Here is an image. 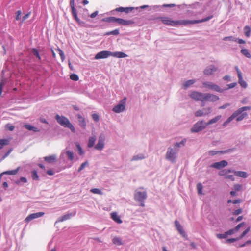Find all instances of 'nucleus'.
<instances>
[{"instance_id":"nucleus-16","label":"nucleus","mask_w":251,"mask_h":251,"mask_svg":"<svg viewBox=\"0 0 251 251\" xmlns=\"http://www.w3.org/2000/svg\"><path fill=\"white\" fill-rule=\"evenodd\" d=\"M217 70V68L214 65H211L204 69L203 73L206 75H212Z\"/></svg>"},{"instance_id":"nucleus-22","label":"nucleus","mask_w":251,"mask_h":251,"mask_svg":"<svg viewBox=\"0 0 251 251\" xmlns=\"http://www.w3.org/2000/svg\"><path fill=\"white\" fill-rule=\"evenodd\" d=\"M111 56L117 58H125L127 56V55L122 52H112Z\"/></svg>"},{"instance_id":"nucleus-2","label":"nucleus","mask_w":251,"mask_h":251,"mask_svg":"<svg viewBox=\"0 0 251 251\" xmlns=\"http://www.w3.org/2000/svg\"><path fill=\"white\" fill-rule=\"evenodd\" d=\"M189 97L195 101H201L202 102L206 101H216L219 100L218 96L209 94L202 93L197 91H192Z\"/></svg>"},{"instance_id":"nucleus-10","label":"nucleus","mask_w":251,"mask_h":251,"mask_svg":"<svg viewBox=\"0 0 251 251\" xmlns=\"http://www.w3.org/2000/svg\"><path fill=\"white\" fill-rule=\"evenodd\" d=\"M104 141H105V136L103 134H101L99 137L98 140V142L95 146L94 148L96 150H102L104 147Z\"/></svg>"},{"instance_id":"nucleus-20","label":"nucleus","mask_w":251,"mask_h":251,"mask_svg":"<svg viewBox=\"0 0 251 251\" xmlns=\"http://www.w3.org/2000/svg\"><path fill=\"white\" fill-rule=\"evenodd\" d=\"M111 218L112 219L113 221L115 222L121 224L122 223V221L120 219V216L117 214L116 212H112L110 214Z\"/></svg>"},{"instance_id":"nucleus-40","label":"nucleus","mask_w":251,"mask_h":251,"mask_svg":"<svg viewBox=\"0 0 251 251\" xmlns=\"http://www.w3.org/2000/svg\"><path fill=\"white\" fill-rule=\"evenodd\" d=\"M197 188L198 190V193L199 194H202V189H203V186L201 183H199L197 185Z\"/></svg>"},{"instance_id":"nucleus-64","label":"nucleus","mask_w":251,"mask_h":251,"mask_svg":"<svg viewBox=\"0 0 251 251\" xmlns=\"http://www.w3.org/2000/svg\"><path fill=\"white\" fill-rule=\"evenodd\" d=\"M98 11H96L92 13L90 15V17L92 18H95L98 15Z\"/></svg>"},{"instance_id":"nucleus-1","label":"nucleus","mask_w":251,"mask_h":251,"mask_svg":"<svg viewBox=\"0 0 251 251\" xmlns=\"http://www.w3.org/2000/svg\"><path fill=\"white\" fill-rule=\"evenodd\" d=\"M213 15H210L206 18L202 19L201 20H177L174 21L172 20L170 18L168 17H160L159 18L161 22L165 25H171V26H176L177 25H187L188 24H195L201 23H203L207 21L210 20L213 18Z\"/></svg>"},{"instance_id":"nucleus-21","label":"nucleus","mask_w":251,"mask_h":251,"mask_svg":"<svg viewBox=\"0 0 251 251\" xmlns=\"http://www.w3.org/2000/svg\"><path fill=\"white\" fill-rule=\"evenodd\" d=\"M78 119L80 126L83 129H85L86 128V124L84 118L81 115H78Z\"/></svg>"},{"instance_id":"nucleus-31","label":"nucleus","mask_w":251,"mask_h":251,"mask_svg":"<svg viewBox=\"0 0 251 251\" xmlns=\"http://www.w3.org/2000/svg\"><path fill=\"white\" fill-rule=\"evenodd\" d=\"M113 243L116 245L120 246L123 245V242L121 239L118 237H115L112 239Z\"/></svg>"},{"instance_id":"nucleus-5","label":"nucleus","mask_w":251,"mask_h":251,"mask_svg":"<svg viewBox=\"0 0 251 251\" xmlns=\"http://www.w3.org/2000/svg\"><path fill=\"white\" fill-rule=\"evenodd\" d=\"M207 126L206 123H204L202 120L198 121L194 124L193 127L191 129V131L193 133H196L202 130Z\"/></svg>"},{"instance_id":"nucleus-3","label":"nucleus","mask_w":251,"mask_h":251,"mask_svg":"<svg viewBox=\"0 0 251 251\" xmlns=\"http://www.w3.org/2000/svg\"><path fill=\"white\" fill-rule=\"evenodd\" d=\"M251 109V106H244L242 107L236 111H235L232 115L230 116L223 124V126H225L227 125L229 123H230L232 120H233L234 118H236L237 116H238L240 113L242 112L249 110Z\"/></svg>"},{"instance_id":"nucleus-52","label":"nucleus","mask_w":251,"mask_h":251,"mask_svg":"<svg viewBox=\"0 0 251 251\" xmlns=\"http://www.w3.org/2000/svg\"><path fill=\"white\" fill-rule=\"evenodd\" d=\"M55 119L57 121V122L61 125H63V117L59 116L58 114H57L55 116Z\"/></svg>"},{"instance_id":"nucleus-41","label":"nucleus","mask_w":251,"mask_h":251,"mask_svg":"<svg viewBox=\"0 0 251 251\" xmlns=\"http://www.w3.org/2000/svg\"><path fill=\"white\" fill-rule=\"evenodd\" d=\"M75 146H76V148H77V150H78V153H79V154L80 155H83V151L82 149V148L81 147V146H80V145L79 143H78V142H76V143H75Z\"/></svg>"},{"instance_id":"nucleus-47","label":"nucleus","mask_w":251,"mask_h":251,"mask_svg":"<svg viewBox=\"0 0 251 251\" xmlns=\"http://www.w3.org/2000/svg\"><path fill=\"white\" fill-rule=\"evenodd\" d=\"M14 128V126L10 124H7L5 125V128L9 131H13Z\"/></svg>"},{"instance_id":"nucleus-27","label":"nucleus","mask_w":251,"mask_h":251,"mask_svg":"<svg viewBox=\"0 0 251 251\" xmlns=\"http://www.w3.org/2000/svg\"><path fill=\"white\" fill-rule=\"evenodd\" d=\"M96 140V137L95 136H92L89 137L88 143L87 144V146L88 148H92L94 146L95 141Z\"/></svg>"},{"instance_id":"nucleus-36","label":"nucleus","mask_w":251,"mask_h":251,"mask_svg":"<svg viewBox=\"0 0 251 251\" xmlns=\"http://www.w3.org/2000/svg\"><path fill=\"white\" fill-rule=\"evenodd\" d=\"M244 34L247 37H249L250 36L251 29L249 26H246L244 29Z\"/></svg>"},{"instance_id":"nucleus-28","label":"nucleus","mask_w":251,"mask_h":251,"mask_svg":"<svg viewBox=\"0 0 251 251\" xmlns=\"http://www.w3.org/2000/svg\"><path fill=\"white\" fill-rule=\"evenodd\" d=\"M221 118V115H218L216 116L215 117L212 118L210 120H209L208 122L206 123L207 126L213 124L214 123H216L217 121H218Z\"/></svg>"},{"instance_id":"nucleus-45","label":"nucleus","mask_w":251,"mask_h":251,"mask_svg":"<svg viewBox=\"0 0 251 251\" xmlns=\"http://www.w3.org/2000/svg\"><path fill=\"white\" fill-rule=\"evenodd\" d=\"M245 225V223L244 222H242L241 223H240L239 224H238L235 228H234V231L236 232H237L240 228L242 227H243V226H244V225Z\"/></svg>"},{"instance_id":"nucleus-35","label":"nucleus","mask_w":251,"mask_h":251,"mask_svg":"<svg viewBox=\"0 0 251 251\" xmlns=\"http://www.w3.org/2000/svg\"><path fill=\"white\" fill-rule=\"evenodd\" d=\"M232 171L231 170H223L220 171L218 174L219 176H226L228 173L232 172Z\"/></svg>"},{"instance_id":"nucleus-61","label":"nucleus","mask_w":251,"mask_h":251,"mask_svg":"<svg viewBox=\"0 0 251 251\" xmlns=\"http://www.w3.org/2000/svg\"><path fill=\"white\" fill-rule=\"evenodd\" d=\"M30 13L29 12L28 13H27L24 16H23V19H22V22H23L26 19H27L29 16H30Z\"/></svg>"},{"instance_id":"nucleus-7","label":"nucleus","mask_w":251,"mask_h":251,"mask_svg":"<svg viewBox=\"0 0 251 251\" xmlns=\"http://www.w3.org/2000/svg\"><path fill=\"white\" fill-rule=\"evenodd\" d=\"M147 197L146 191L140 192L136 191L134 193V199L136 201H145Z\"/></svg>"},{"instance_id":"nucleus-33","label":"nucleus","mask_w":251,"mask_h":251,"mask_svg":"<svg viewBox=\"0 0 251 251\" xmlns=\"http://www.w3.org/2000/svg\"><path fill=\"white\" fill-rule=\"evenodd\" d=\"M241 53L248 58H251V55L246 49H242L241 50Z\"/></svg>"},{"instance_id":"nucleus-12","label":"nucleus","mask_w":251,"mask_h":251,"mask_svg":"<svg viewBox=\"0 0 251 251\" xmlns=\"http://www.w3.org/2000/svg\"><path fill=\"white\" fill-rule=\"evenodd\" d=\"M250 230V227H248L245 230L243 231V232L241 234V235L237 238H230L228 239L226 241V243H233L235 241H238L242 239Z\"/></svg>"},{"instance_id":"nucleus-11","label":"nucleus","mask_w":251,"mask_h":251,"mask_svg":"<svg viewBox=\"0 0 251 251\" xmlns=\"http://www.w3.org/2000/svg\"><path fill=\"white\" fill-rule=\"evenodd\" d=\"M112 52L107 51V50H103L98 52L95 57V59H104L110 56H111Z\"/></svg>"},{"instance_id":"nucleus-30","label":"nucleus","mask_w":251,"mask_h":251,"mask_svg":"<svg viewBox=\"0 0 251 251\" xmlns=\"http://www.w3.org/2000/svg\"><path fill=\"white\" fill-rule=\"evenodd\" d=\"M9 144V140L6 139H0V150L3 148L5 146Z\"/></svg>"},{"instance_id":"nucleus-56","label":"nucleus","mask_w":251,"mask_h":251,"mask_svg":"<svg viewBox=\"0 0 251 251\" xmlns=\"http://www.w3.org/2000/svg\"><path fill=\"white\" fill-rule=\"evenodd\" d=\"M225 178L226 179H230L232 181L234 180V177L232 175H226L225 176Z\"/></svg>"},{"instance_id":"nucleus-26","label":"nucleus","mask_w":251,"mask_h":251,"mask_svg":"<svg viewBox=\"0 0 251 251\" xmlns=\"http://www.w3.org/2000/svg\"><path fill=\"white\" fill-rule=\"evenodd\" d=\"M235 175L238 177H241L243 178H246L248 176L247 174L245 172L243 171H233Z\"/></svg>"},{"instance_id":"nucleus-6","label":"nucleus","mask_w":251,"mask_h":251,"mask_svg":"<svg viewBox=\"0 0 251 251\" xmlns=\"http://www.w3.org/2000/svg\"><path fill=\"white\" fill-rule=\"evenodd\" d=\"M126 100V98L122 100L118 104L113 107V111L115 113H120L123 111L125 109Z\"/></svg>"},{"instance_id":"nucleus-23","label":"nucleus","mask_w":251,"mask_h":251,"mask_svg":"<svg viewBox=\"0 0 251 251\" xmlns=\"http://www.w3.org/2000/svg\"><path fill=\"white\" fill-rule=\"evenodd\" d=\"M133 8L132 7H126V8H124V7H119V8H117L116 9V10L118 12H125L126 13H129V12H131L132 11V10H133Z\"/></svg>"},{"instance_id":"nucleus-48","label":"nucleus","mask_w":251,"mask_h":251,"mask_svg":"<svg viewBox=\"0 0 251 251\" xmlns=\"http://www.w3.org/2000/svg\"><path fill=\"white\" fill-rule=\"evenodd\" d=\"M227 236L226 232H225L224 234H217L216 235L217 237L219 239H225Z\"/></svg>"},{"instance_id":"nucleus-24","label":"nucleus","mask_w":251,"mask_h":251,"mask_svg":"<svg viewBox=\"0 0 251 251\" xmlns=\"http://www.w3.org/2000/svg\"><path fill=\"white\" fill-rule=\"evenodd\" d=\"M56 157L54 155H50L44 157V160L48 163H53L56 161Z\"/></svg>"},{"instance_id":"nucleus-57","label":"nucleus","mask_w":251,"mask_h":251,"mask_svg":"<svg viewBox=\"0 0 251 251\" xmlns=\"http://www.w3.org/2000/svg\"><path fill=\"white\" fill-rule=\"evenodd\" d=\"M87 162H85L83 163L79 167L78 171L80 172L81 170H82L84 168V167L87 165Z\"/></svg>"},{"instance_id":"nucleus-62","label":"nucleus","mask_w":251,"mask_h":251,"mask_svg":"<svg viewBox=\"0 0 251 251\" xmlns=\"http://www.w3.org/2000/svg\"><path fill=\"white\" fill-rule=\"evenodd\" d=\"M175 224L176 227L177 229L178 228H180L181 226L180 224V223H179V222L177 220L175 221Z\"/></svg>"},{"instance_id":"nucleus-29","label":"nucleus","mask_w":251,"mask_h":251,"mask_svg":"<svg viewBox=\"0 0 251 251\" xmlns=\"http://www.w3.org/2000/svg\"><path fill=\"white\" fill-rule=\"evenodd\" d=\"M195 82V80L194 79L187 80L183 83V87L184 89H186L188 87H190L191 85H193Z\"/></svg>"},{"instance_id":"nucleus-4","label":"nucleus","mask_w":251,"mask_h":251,"mask_svg":"<svg viewBox=\"0 0 251 251\" xmlns=\"http://www.w3.org/2000/svg\"><path fill=\"white\" fill-rule=\"evenodd\" d=\"M103 21L108 22H116L118 23L119 25H132L134 23V22L132 20H125L123 19L117 18L114 17L107 18L104 19Z\"/></svg>"},{"instance_id":"nucleus-53","label":"nucleus","mask_w":251,"mask_h":251,"mask_svg":"<svg viewBox=\"0 0 251 251\" xmlns=\"http://www.w3.org/2000/svg\"><path fill=\"white\" fill-rule=\"evenodd\" d=\"M242 186L239 184H236L234 185V189L235 191H239L242 189Z\"/></svg>"},{"instance_id":"nucleus-43","label":"nucleus","mask_w":251,"mask_h":251,"mask_svg":"<svg viewBox=\"0 0 251 251\" xmlns=\"http://www.w3.org/2000/svg\"><path fill=\"white\" fill-rule=\"evenodd\" d=\"M186 139H184L182 140L180 142L176 143L174 145V146L175 147L179 148V147H180L181 146H184L185 144L186 143Z\"/></svg>"},{"instance_id":"nucleus-63","label":"nucleus","mask_w":251,"mask_h":251,"mask_svg":"<svg viewBox=\"0 0 251 251\" xmlns=\"http://www.w3.org/2000/svg\"><path fill=\"white\" fill-rule=\"evenodd\" d=\"M73 216L72 214H66L64 215V220H67Z\"/></svg>"},{"instance_id":"nucleus-42","label":"nucleus","mask_w":251,"mask_h":251,"mask_svg":"<svg viewBox=\"0 0 251 251\" xmlns=\"http://www.w3.org/2000/svg\"><path fill=\"white\" fill-rule=\"evenodd\" d=\"M90 192L93 194H97L99 195H102V192L98 188H93L90 190Z\"/></svg>"},{"instance_id":"nucleus-32","label":"nucleus","mask_w":251,"mask_h":251,"mask_svg":"<svg viewBox=\"0 0 251 251\" xmlns=\"http://www.w3.org/2000/svg\"><path fill=\"white\" fill-rule=\"evenodd\" d=\"M244 112V111L242 112L238 116L236 117L237 121H242L244 118H245L248 115V114L246 112Z\"/></svg>"},{"instance_id":"nucleus-9","label":"nucleus","mask_w":251,"mask_h":251,"mask_svg":"<svg viewBox=\"0 0 251 251\" xmlns=\"http://www.w3.org/2000/svg\"><path fill=\"white\" fill-rule=\"evenodd\" d=\"M45 213L43 212H39L35 213H32L29 214L28 216L25 218V222L26 223H28L29 222L32 221V220L36 218H38L44 215Z\"/></svg>"},{"instance_id":"nucleus-19","label":"nucleus","mask_w":251,"mask_h":251,"mask_svg":"<svg viewBox=\"0 0 251 251\" xmlns=\"http://www.w3.org/2000/svg\"><path fill=\"white\" fill-rule=\"evenodd\" d=\"M70 5H71V9H72V14H73L74 18L75 19V20L77 22H79V19H78V18L77 17V12H76V9L75 8V6H74V0H71Z\"/></svg>"},{"instance_id":"nucleus-44","label":"nucleus","mask_w":251,"mask_h":251,"mask_svg":"<svg viewBox=\"0 0 251 251\" xmlns=\"http://www.w3.org/2000/svg\"><path fill=\"white\" fill-rule=\"evenodd\" d=\"M32 177L33 180H37L39 179V176L36 170H34L32 172Z\"/></svg>"},{"instance_id":"nucleus-17","label":"nucleus","mask_w":251,"mask_h":251,"mask_svg":"<svg viewBox=\"0 0 251 251\" xmlns=\"http://www.w3.org/2000/svg\"><path fill=\"white\" fill-rule=\"evenodd\" d=\"M206 112H203L202 110H198L195 113L196 117H201L204 115H208L211 112V108L207 107L205 108Z\"/></svg>"},{"instance_id":"nucleus-54","label":"nucleus","mask_w":251,"mask_h":251,"mask_svg":"<svg viewBox=\"0 0 251 251\" xmlns=\"http://www.w3.org/2000/svg\"><path fill=\"white\" fill-rule=\"evenodd\" d=\"M227 40H229L230 41H237V39H235L233 36H227V37H225L223 38L224 41H226Z\"/></svg>"},{"instance_id":"nucleus-39","label":"nucleus","mask_w":251,"mask_h":251,"mask_svg":"<svg viewBox=\"0 0 251 251\" xmlns=\"http://www.w3.org/2000/svg\"><path fill=\"white\" fill-rule=\"evenodd\" d=\"M32 52L34 56H35L39 60H41V57L39 53L38 50L36 49L33 48L32 49Z\"/></svg>"},{"instance_id":"nucleus-37","label":"nucleus","mask_w":251,"mask_h":251,"mask_svg":"<svg viewBox=\"0 0 251 251\" xmlns=\"http://www.w3.org/2000/svg\"><path fill=\"white\" fill-rule=\"evenodd\" d=\"M66 154L67 155L68 159L71 161H73L74 158L73 152L71 151H68L66 152Z\"/></svg>"},{"instance_id":"nucleus-58","label":"nucleus","mask_w":251,"mask_h":251,"mask_svg":"<svg viewBox=\"0 0 251 251\" xmlns=\"http://www.w3.org/2000/svg\"><path fill=\"white\" fill-rule=\"evenodd\" d=\"M236 233V232L234 231L233 228L230 229L229 230H228L227 231H226V234H227V235H230L235 234Z\"/></svg>"},{"instance_id":"nucleus-46","label":"nucleus","mask_w":251,"mask_h":251,"mask_svg":"<svg viewBox=\"0 0 251 251\" xmlns=\"http://www.w3.org/2000/svg\"><path fill=\"white\" fill-rule=\"evenodd\" d=\"M70 78L74 81H77L79 79V77L77 75L73 74L70 75Z\"/></svg>"},{"instance_id":"nucleus-60","label":"nucleus","mask_w":251,"mask_h":251,"mask_svg":"<svg viewBox=\"0 0 251 251\" xmlns=\"http://www.w3.org/2000/svg\"><path fill=\"white\" fill-rule=\"evenodd\" d=\"M242 212V210L241 209H237L236 210H235L233 214V215H239L240 214H241Z\"/></svg>"},{"instance_id":"nucleus-55","label":"nucleus","mask_w":251,"mask_h":251,"mask_svg":"<svg viewBox=\"0 0 251 251\" xmlns=\"http://www.w3.org/2000/svg\"><path fill=\"white\" fill-rule=\"evenodd\" d=\"M92 117L93 119L94 120V121H95L96 122H98L100 120L99 116L96 113L93 114L92 115Z\"/></svg>"},{"instance_id":"nucleus-34","label":"nucleus","mask_w":251,"mask_h":251,"mask_svg":"<svg viewBox=\"0 0 251 251\" xmlns=\"http://www.w3.org/2000/svg\"><path fill=\"white\" fill-rule=\"evenodd\" d=\"M145 158V156L143 154H140L139 155L134 156L132 157L131 160L132 161H137V160L143 159Z\"/></svg>"},{"instance_id":"nucleus-38","label":"nucleus","mask_w":251,"mask_h":251,"mask_svg":"<svg viewBox=\"0 0 251 251\" xmlns=\"http://www.w3.org/2000/svg\"><path fill=\"white\" fill-rule=\"evenodd\" d=\"M119 34V30L118 29H115L113 31L108 32L105 34V35H117Z\"/></svg>"},{"instance_id":"nucleus-8","label":"nucleus","mask_w":251,"mask_h":251,"mask_svg":"<svg viewBox=\"0 0 251 251\" xmlns=\"http://www.w3.org/2000/svg\"><path fill=\"white\" fill-rule=\"evenodd\" d=\"M176 152L171 148H169L166 154V158L173 162L176 161Z\"/></svg>"},{"instance_id":"nucleus-25","label":"nucleus","mask_w":251,"mask_h":251,"mask_svg":"<svg viewBox=\"0 0 251 251\" xmlns=\"http://www.w3.org/2000/svg\"><path fill=\"white\" fill-rule=\"evenodd\" d=\"M24 126L28 130L31 131L32 130L34 132H39V129H38V128L33 126L30 125L29 124H25Z\"/></svg>"},{"instance_id":"nucleus-14","label":"nucleus","mask_w":251,"mask_h":251,"mask_svg":"<svg viewBox=\"0 0 251 251\" xmlns=\"http://www.w3.org/2000/svg\"><path fill=\"white\" fill-rule=\"evenodd\" d=\"M228 164V163L226 160H222L220 162H215L210 165V167L218 169H221L226 166Z\"/></svg>"},{"instance_id":"nucleus-13","label":"nucleus","mask_w":251,"mask_h":251,"mask_svg":"<svg viewBox=\"0 0 251 251\" xmlns=\"http://www.w3.org/2000/svg\"><path fill=\"white\" fill-rule=\"evenodd\" d=\"M202 85L205 87L208 88L209 89L214 90L217 92L221 91V89L218 85L214 84L213 83L208 82H204L202 83Z\"/></svg>"},{"instance_id":"nucleus-51","label":"nucleus","mask_w":251,"mask_h":251,"mask_svg":"<svg viewBox=\"0 0 251 251\" xmlns=\"http://www.w3.org/2000/svg\"><path fill=\"white\" fill-rule=\"evenodd\" d=\"M179 233L183 236L185 237L186 236V233L184 231V230L183 229L182 226H181L180 228H178L177 229Z\"/></svg>"},{"instance_id":"nucleus-18","label":"nucleus","mask_w":251,"mask_h":251,"mask_svg":"<svg viewBox=\"0 0 251 251\" xmlns=\"http://www.w3.org/2000/svg\"><path fill=\"white\" fill-rule=\"evenodd\" d=\"M64 127H67L73 132H75L74 126L70 122L69 120L64 117Z\"/></svg>"},{"instance_id":"nucleus-50","label":"nucleus","mask_w":251,"mask_h":251,"mask_svg":"<svg viewBox=\"0 0 251 251\" xmlns=\"http://www.w3.org/2000/svg\"><path fill=\"white\" fill-rule=\"evenodd\" d=\"M5 84V82L4 80L3 79H1L0 81V96H1L3 90V87Z\"/></svg>"},{"instance_id":"nucleus-49","label":"nucleus","mask_w":251,"mask_h":251,"mask_svg":"<svg viewBox=\"0 0 251 251\" xmlns=\"http://www.w3.org/2000/svg\"><path fill=\"white\" fill-rule=\"evenodd\" d=\"M225 153L226 152V151H209L208 152V154L210 155H216L218 153Z\"/></svg>"},{"instance_id":"nucleus-59","label":"nucleus","mask_w":251,"mask_h":251,"mask_svg":"<svg viewBox=\"0 0 251 251\" xmlns=\"http://www.w3.org/2000/svg\"><path fill=\"white\" fill-rule=\"evenodd\" d=\"M21 12L20 10H18L16 12V17H15V19L17 21H18L20 19V16H21Z\"/></svg>"},{"instance_id":"nucleus-15","label":"nucleus","mask_w":251,"mask_h":251,"mask_svg":"<svg viewBox=\"0 0 251 251\" xmlns=\"http://www.w3.org/2000/svg\"><path fill=\"white\" fill-rule=\"evenodd\" d=\"M235 69L237 73V75L239 79V83L240 84L241 87H242L244 88H246L247 86V85L246 82L243 80L241 72L237 66L235 67Z\"/></svg>"}]
</instances>
